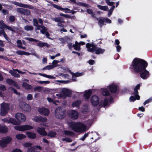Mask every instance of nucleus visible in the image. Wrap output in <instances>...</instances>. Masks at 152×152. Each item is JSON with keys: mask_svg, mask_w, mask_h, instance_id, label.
I'll list each match as a JSON object with an SVG mask.
<instances>
[{"mask_svg": "<svg viewBox=\"0 0 152 152\" xmlns=\"http://www.w3.org/2000/svg\"><path fill=\"white\" fill-rule=\"evenodd\" d=\"M14 81L11 79H8L6 80L7 83L10 85H12V83Z\"/></svg>", "mask_w": 152, "mask_h": 152, "instance_id": "55", "label": "nucleus"}, {"mask_svg": "<svg viewBox=\"0 0 152 152\" xmlns=\"http://www.w3.org/2000/svg\"><path fill=\"white\" fill-rule=\"evenodd\" d=\"M33 120L37 122H44L47 121V119L46 118H43L41 116H35Z\"/></svg>", "mask_w": 152, "mask_h": 152, "instance_id": "15", "label": "nucleus"}, {"mask_svg": "<svg viewBox=\"0 0 152 152\" xmlns=\"http://www.w3.org/2000/svg\"><path fill=\"white\" fill-rule=\"evenodd\" d=\"M32 96L31 94H28L27 97V99L28 100H32Z\"/></svg>", "mask_w": 152, "mask_h": 152, "instance_id": "63", "label": "nucleus"}, {"mask_svg": "<svg viewBox=\"0 0 152 152\" xmlns=\"http://www.w3.org/2000/svg\"><path fill=\"white\" fill-rule=\"evenodd\" d=\"M68 115L70 118L75 120L77 119L79 115V114L77 111L74 110H71L69 111Z\"/></svg>", "mask_w": 152, "mask_h": 152, "instance_id": "8", "label": "nucleus"}, {"mask_svg": "<svg viewBox=\"0 0 152 152\" xmlns=\"http://www.w3.org/2000/svg\"><path fill=\"white\" fill-rule=\"evenodd\" d=\"M2 13L4 15H7L9 13V11L7 10L4 9H3L2 10Z\"/></svg>", "mask_w": 152, "mask_h": 152, "instance_id": "62", "label": "nucleus"}, {"mask_svg": "<svg viewBox=\"0 0 152 152\" xmlns=\"http://www.w3.org/2000/svg\"><path fill=\"white\" fill-rule=\"evenodd\" d=\"M34 91L40 92L43 89V88L41 86H37L34 89Z\"/></svg>", "mask_w": 152, "mask_h": 152, "instance_id": "45", "label": "nucleus"}, {"mask_svg": "<svg viewBox=\"0 0 152 152\" xmlns=\"http://www.w3.org/2000/svg\"><path fill=\"white\" fill-rule=\"evenodd\" d=\"M36 151V147L34 146L29 148L27 152H35Z\"/></svg>", "mask_w": 152, "mask_h": 152, "instance_id": "41", "label": "nucleus"}, {"mask_svg": "<svg viewBox=\"0 0 152 152\" xmlns=\"http://www.w3.org/2000/svg\"><path fill=\"white\" fill-rule=\"evenodd\" d=\"M86 46L88 51L93 52L94 51L96 54L103 53L105 51L104 49H102L101 48H98L94 44L87 43Z\"/></svg>", "mask_w": 152, "mask_h": 152, "instance_id": "3", "label": "nucleus"}, {"mask_svg": "<svg viewBox=\"0 0 152 152\" xmlns=\"http://www.w3.org/2000/svg\"><path fill=\"white\" fill-rule=\"evenodd\" d=\"M88 133L85 134L80 139V140L83 141H84L85 140V138L88 136Z\"/></svg>", "mask_w": 152, "mask_h": 152, "instance_id": "64", "label": "nucleus"}, {"mask_svg": "<svg viewBox=\"0 0 152 152\" xmlns=\"http://www.w3.org/2000/svg\"><path fill=\"white\" fill-rule=\"evenodd\" d=\"M37 45L41 47L43 46H46L48 48L49 46V45L46 43H43L42 42H40L37 44Z\"/></svg>", "mask_w": 152, "mask_h": 152, "instance_id": "29", "label": "nucleus"}, {"mask_svg": "<svg viewBox=\"0 0 152 152\" xmlns=\"http://www.w3.org/2000/svg\"><path fill=\"white\" fill-rule=\"evenodd\" d=\"M7 131V128L6 126L0 125V132L5 133Z\"/></svg>", "mask_w": 152, "mask_h": 152, "instance_id": "25", "label": "nucleus"}, {"mask_svg": "<svg viewBox=\"0 0 152 152\" xmlns=\"http://www.w3.org/2000/svg\"><path fill=\"white\" fill-rule=\"evenodd\" d=\"M37 82L38 83L41 84H42L43 83L47 84H48L50 83V82L48 81H37Z\"/></svg>", "mask_w": 152, "mask_h": 152, "instance_id": "58", "label": "nucleus"}, {"mask_svg": "<svg viewBox=\"0 0 152 152\" xmlns=\"http://www.w3.org/2000/svg\"><path fill=\"white\" fill-rule=\"evenodd\" d=\"M22 86L25 88L27 89H31L32 88V86L29 85L26 83L23 82V83Z\"/></svg>", "mask_w": 152, "mask_h": 152, "instance_id": "28", "label": "nucleus"}, {"mask_svg": "<svg viewBox=\"0 0 152 152\" xmlns=\"http://www.w3.org/2000/svg\"><path fill=\"white\" fill-rule=\"evenodd\" d=\"M109 88L112 93H115L116 92L117 90V86L114 84H112L109 86Z\"/></svg>", "mask_w": 152, "mask_h": 152, "instance_id": "19", "label": "nucleus"}, {"mask_svg": "<svg viewBox=\"0 0 152 152\" xmlns=\"http://www.w3.org/2000/svg\"><path fill=\"white\" fill-rule=\"evenodd\" d=\"M9 89L10 90L12 91H13L14 93L16 94L17 95H19L20 93L17 92V91L13 87H10L9 88Z\"/></svg>", "mask_w": 152, "mask_h": 152, "instance_id": "43", "label": "nucleus"}, {"mask_svg": "<svg viewBox=\"0 0 152 152\" xmlns=\"http://www.w3.org/2000/svg\"><path fill=\"white\" fill-rule=\"evenodd\" d=\"M102 93L103 95L105 96H108L110 94L109 91L107 90L106 88L102 90Z\"/></svg>", "mask_w": 152, "mask_h": 152, "instance_id": "30", "label": "nucleus"}, {"mask_svg": "<svg viewBox=\"0 0 152 152\" xmlns=\"http://www.w3.org/2000/svg\"><path fill=\"white\" fill-rule=\"evenodd\" d=\"M64 134L67 136H74V133L72 131H64Z\"/></svg>", "mask_w": 152, "mask_h": 152, "instance_id": "39", "label": "nucleus"}, {"mask_svg": "<svg viewBox=\"0 0 152 152\" xmlns=\"http://www.w3.org/2000/svg\"><path fill=\"white\" fill-rule=\"evenodd\" d=\"M55 115L57 118L62 119L65 116V110L61 107H58L56 109Z\"/></svg>", "mask_w": 152, "mask_h": 152, "instance_id": "4", "label": "nucleus"}, {"mask_svg": "<svg viewBox=\"0 0 152 152\" xmlns=\"http://www.w3.org/2000/svg\"><path fill=\"white\" fill-rule=\"evenodd\" d=\"M38 111L41 114L45 116H47L49 113V110L45 107H42L39 109Z\"/></svg>", "mask_w": 152, "mask_h": 152, "instance_id": "16", "label": "nucleus"}, {"mask_svg": "<svg viewBox=\"0 0 152 152\" xmlns=\"http://www.w3.org/2000/svg\"><path fill=\"white\" fill-rule=\"evenodd\" d=\"M105 1L107 4L110 6H113V4L115 3L113 2H110L109 0H105Z\"/></svg>", "mask_w": 152, "mask_h": 152, "instance_id": "54", "label": "nucleus"}, {"mask_svg": "<svg viewBox=\"0 0 152 152\" xmlns=\"http://www.w3.org/2000/svg\"><path fill=\"white\" fill-rule=\"evenodd\" d=\"M140 84H138L137 85L134 89V95L136 96V99L137 100H139L140 99V96L138 94V92L137 91L140 88Z\"/></svg>", "mask_w": 152, "mask_h": 152, "instance_id": "17", "label": "nucleus"}, {"mask_svg": "<svg viewBox=\"0 0 152 152\" xmlns=\"http://www.w3.org/2000/svg\"><path fill=\"white\" fill-rule=\"evenodd\" d=\"M16 138L18 140H21L26 137L25 135L23 134H18L16 135Z\"/></svg>", "mask_w": 152, "mask_h": 152, "instance_id": "33", "label": "nucleus"}, {"mask_svg": "<svg viewBox=\"0 0 152 152\" xmlns=\"http://www.w3.org/2000/svg\"><path fill=\"white\" fill-rule=\"evenodd\" d=\"M97 7L100 9L105 11H108V8L107 6H102L99 5H97Z\"/></svg>", "mask_w": 152, "mask_h": 152, "instance_id": "31", "label": "nucleus"}, {"mask_svg": "<svg viewBox=\"0 0 152 152\" xmlns=\"http://www.w3.org/2000/svg\"><path fill=\"white\" fill-rule=\"evenodd\" d=\"M15 17L13 15H11L9 18V20L11 23L14 22L15 21Z\"/></svg>", "mask_w": 152, "mask_h": 152, "instance_id": "50", "label": "nucleus"}, {"mask_svg": "<svg viewBox=\"0 0 152 152\" xmlns=\"http://www.w3.org/2000/svg\"><path fill=\"white\" fill-rule=\"evenodd\" d=\"M26 134L28 137L30 138L34 139L36 137V134L34 133L28 132Z\"/></svg>", "mask_w": 152, "mask_h": 152, "instance_id": "27", "label": "nucleus"}, {"mask_svg": "<svg viewBox=\"0 0 152 152\" xmlns=\"http://www.w3.org/2000/svg\"><path fill=\"white\" fill-rule=\"evenodd\" d=\"M148 66V63L145 61L141 59L135 58L133 61L132 66L135 72H140L141 77L146 79L149 75V72L145 68Z\"/></svg>", "mask_w": 152, "mask_h": 152, "instance_id": "1", "label": "nucleus"}, {"mask_svg": "<svg viewBox=\"0 0 152 152\" xmlns=\"http://www.w3.org/2000/svg\"><path fill=\"white\" fill-rule=\"evenodd\" d=\"M15 5H16L18 6L25 8L29 9H33L34 8V7L30 5H27L24 4H23L21 3H18V2H15L14 3Z\"/></svg>", "mask_w": 152, "mask_h": 152, "instance_id": "14", "label": "nucleus"}, {"mask_svg": "<svg viewBox=\"0 0 152 152\" xmlns=\"http://www.w3.org/2000/svg\"><path fill=\"white\" fill-rule=\"evenodd\" d=\"M62 140L63 141H66V142H71L72 141V140L71 139L68 137L63 138Z\"/></svg>", "mask_w": 152, "mask_h": 152, "instance_id": "51", "label": "nucleus"}, {"mask_svg": "<svg viewBox=\"0 0 152 152\" xmlns=\"http://www.w3.org/2000/svg\"><path fill=\"white\" fill-rule=\"evenodd\" d=\"M91 94V91L90 90H89L85 92L84 95V97L86 99H88L89 98Z\"/></svg>", "mask_w": 152, "mask_h": 152, "instance_id": "26", "label": "nucleus"}, {"mask_svg": "<svg viewBox=\"0 0 152 152\" xmlns=\"http://www.w3.org/2000/svg\"><path fill=\"white\" fill-rule=\"evenodd\" d=\"M39 75H40L42 76H43L44 77H47L48 78H50V79H55V77H53L52 76L48 75H47L45 74H42V73H39Z\"/></svg>", "mask_w": 152, "mask_h": 152, "instance_id": "34", "label": "nucleus"}, {"mask_svg": "<svg viewBox=\"0 0 152 152\" xmlns=\"http://www.w3.org/2000/svg\"><path fill=\"white\" fill-rule=\"evenodd\" d=\"M19 105L20 108L23 111L28 112L30 110L29 105L25 102H20Z\"/></svg>", "mask_w": 152, "mask_h": 152, "instance_id": "9", "label": "nucleus"}, {"mask_svg": "<svg viewBox=\"0 0 152 152\" xmlns=\"http://www.w3.org/2000/svg\"><path fill=\"white\" fill-rule=\"evenodd\" d=\"M81 112L84 113H86L89 111L88 105L87 104H84L81 108Z\"/></svg>", "mask_w": 152, "mask_h": 152, "instance_id": "18", "label": "nucleus"}, {"mask_svg": "<svg viewBox=\"0 0 152 152\" xmlns=\"http://www.w3.org/2000/svg\"><path fill=\"white\" fill-rule=\"evenodd\" d=\"M56 134V133L54 132L50 131L48 133V136L50 137H54L55 136Z\"/></svg>", "mask_w": 152, "mask_h": 152, "instance_id": "42", "label": "nucleus"}, {"mask_svg": "<svg viewBox=\"0 0 152 152\" xmlns=\"http://www.w3.org/2000/svg\"><path fill=\"white\" fill-rule=\"evenodd\" d=\"M6 90V88L5 86L2 84L0 85V91H4Z\"/></svg>", "mask_w": 152, "mask_h": 152, "instance_id": "59", "label": "nucleus"}, {"mask_svg": "<svg viewBox=\"0 0 152 152\" xmlns=\"http://www.w3.org/2000/svg\"><path fill=\"white\" fill-rule=\"evenodd\" d=\"M15 128L17 130L23 131L26 130L32 129L33 127L29 125H26L21 126H15Z\"/></svg>", "mask_w": 152, "mask_h": 152, "instance_id": "7", "label": "nucleus"}, {"mask_svg": "<svg viewBox=\"0 0 152 152\" xmlns=\"http://www.w3.org/2000/svg\"><path fill=\"white\" fill-rule=\"evenodd\" d=\"M73 47L74 49L78 51H79L80 50V45H73Z\"/></svg>", "mask_w": 152, "mask_h": 152, "instance_id": "44", "label": "nucleus"}, {"mask_svg": "<svg viewBox=\"0 0 152 152\" xmlns=\"http://www.w3.org/2000/svg\"><path fill=\"white\" fill-rule=\"evenodd\" d=\"M55 21L59 23H64V21L63 20L62 18L60 17L59 18L55 17L53 18Z\"/></svg>", "mask_w": 152, "mask_h": 152, "instance_id": "32", "label": "nucleus"}, {"mask_svg": "<svg viewBox=\"0 0 152 152\" xmlns=\"http://www.w3.org/2000/svg\"><path fill=\"white\" fill-rule=\"evenodd\" d=\"M71 128L75 132H83L86 130V126L81 123H73L71 124Z\"/></svg>", "mask_w": 152, "mask_h": 152, "instance_id": "2", "label": "nucleus"}, {"mask_svg": "<svg viewBox=\"0 0 152 152\" xmlns=\"http://www.w3.org/2000/svg\"><path fill=\"white\" fill-rule=\"evenodd\" d=\"M77 4L78 5L81 6L86 7H90V6L88 4L84 3L78 2L77 3Z\"/></svg>", "mask_w": 152, "mask_h": 152, "instance_id": "40", "label": "nucleus"}, {"mask_svg": "<svg viewBox=\"0 0 152 152\" xmlns=\"http://www.w3.org/2000/svg\"><path fill=\"white\" fill-rule=\"evenodd\" d=\"M16 10L19 13L26 16H28L31 14L30 11L29 10L23 8H17Z\"/></svg>", "mask_w": 152, "mask_h": 152, "instance_id": "10", "label": "nucleus"}, {"mask_svg": "<svg viewBox=\"0 0 152 152\" xmlns=\"http://www.w3.org/2000/svg\"><path fill=\"white\" fill-rule=\"evenodd\" d=\"M15 117L18 121L21 122H23L26 120L25 116L22 113H17L16 114Z\"/></svg>", "mask_w": 152, "mask_h": 152, "instance_id": "12", "label": "nucleus"}, {"mask_svg": "<svg viewBox=\"0 0 152 152\" xmlns=\"http://www.w3.org/2000/svg\"><path fill=\"white\" fill-rule=\"evenodd\" d=\"M1 106L0 114L1 115L4 116L7 113L9 110V104L8 103L4 102L1 104Z\"/></svg>", "mask_w": 152, "mask_h": 152, "instance_id": "5", "label": "nucleus"}, {"mask_svg": "<svg viewBox=\"0 0 152 152\" xmlns=\"http://www.w3.org/2000/svg\"><path fill=\"white\" fill-rule=\"evenodd\" d=\"M98 21V23L100 27L101 28L103 25L104 22V18H96Z\"/></svg>", "mask_w": 152, "mask_h": 152, "instance_id": "22", "label": "nucleus"}, {"mask_svg": "<svg viewBox=\"0 0 152 152\" xmlns=\"http://www.w3.org/2000/svg\"><path fill=\"white\" fill-rule=\"evenodd\" d=\"M91 101L92 104L94 106H96L99 103V98L98 97L95 95L91 97Z\"/></svg>", "mask_w": 152, "mask_h": 152, "instance_id": "13", "label": "nucleus"}, {"mask_svg": "<svg viewBox=\"0 0 152 152\" xmlns=\"http://www.w3.org/2000/svg\"><path fill=\"white\" fill-rule=\"evenodd\" d=\"M39 20L36 18H34L33 19V24L34 26H37L38 25Z\"/></svg>", "mask_w": 152, "mask_h": 152, "instance_id": "46", "label": "nucleus"}, {"mask_svg": "<svg viewBox=\"0 0 152 152\" xmlns=\"http://www.w3.org/2000/svg\"><path fill=\"white\" fill-rule=\"evenodd\" d=\"M60 15H61V16H63L64 17H65L67 18H71V17L69 15H67L64 14L62 13H60Z\"/></svg>", "mask_w": 152, "mask_h": 152, "instance_id": "61", "label": "nucleus"}, {"mask_svg": "<svg viewBox=\"0 0 152 152\" xmlns=\"http://www.w3.org/2000/svg\"><path fill=\"white\" fill-rule=\"evenodd\" d=\"M87 12L92 15V17L93 18H96V17L95 16V13L93 12L92 10L91 9H88L87 11Z\"/></svg>", "mask_w": 152, "mask_h": 152, "instance_id": "38", "label": "nucleus"}, {"mask_svg": "<svg viewBox=\"0 0 152 152\" xmlns=\"http://www.w3.org/2000/svg\"><path fill=\"white\" fill-rule=\"evenodd\" d=\"M109 105L108 100L106 99H104V101L103 102V106L104 107H105L106 106H107Z\"/></svg>", "mask_w": 152, "mask_h": 152, "instance_id": "53", "label": "nucleus"}, {"mask_svg": "<svg viewBox=\"0 0 152 152\" xmlns=\"http://www.w3.org/2000/svg\"><path fill=\"white\" fill-rule=\"evenodd\" d=\"M56 66H53L52 65H50L44 67L42 69L43 70L45 69L50 70L53 69L54 67Z\"/></svg>", "mask_w": 152, "mask_h": 152, "instance_id": "37", "label": "nucleus"}, {"mask_svg": "<svg viewBox=\"0 0 152 152\" xmlns=\"http://www.w3.org/2000/svg\"><path fill=\"white\" fill-rule=\"evenodd\" d=\"M81 100H77L74 102L72 104V106L73 107H78L79 105L81 103Z\"/></svg>", "mask_w": 152, "mask_h": 152, "instance_id": "35", "label": "nucleus"}, {"mask_svg": "<svg viewBox=\"0 0 152 152\" xmlns=\"http://www.w3.org/2000/svg\"><path fill=\"white\" fill-rule=\"evenodd\" d=\"M42 30H40V32L43 34H44L47 31V29L44 26H43Z\"/></svg>", "mask_w": 152, "mask_h": 152, "instance_id": "47", "label": "nucleus"}, {"mask_svg": "<svg viewBox=\"0 0 152 152\" xmlns=\"http://www.w3.org/2000/svg\"><path fill=\"white\" fill-rule=\"evenodd\" d=\"M12 138L10 137H7L3 138L0 140V146L4 147L7 146L12 140Z\"/></svg>", "mask_w": 152, "mask_h": 152, "instance_id": "6", "label": "nucleus"}, {"mask_svg": "<svg viewBox=\"0 0 152 152\" xmlns=\"http://www.w3.org/2000/svg\"><path fill=\"white\" fill-rule=\"evenodd\" d=\"M17 71L15 70V69H13V70H10L9 71V73L12 75L14 77H20V75L18 74L16 72Z\"/></svg>", "mask_w": 152, "mask_h": 152, "instance_id": "23", "label": "nucleus"}, {"mask_svg": "<svg viewBox=\"0 0 152 152\" xmlns=\"http://www.w3.org/2000/svg\"><path fill=\"white\" fill-rule=\"evenodd\" d=\"M32 144L30 142H26L23 144V146L26 147H28L31 146Z\"/></svg>", "mask_w": 152, "mask_h": 152, "instance_id": "60", "label": "nucleus"}, {"mask_svg": "<svg viewBox=\"0 0 152 152\" xmlns=\"http://www.w3.org/2000/svg\"><path fill=\"white\" fill-rule=\"evenodd\" d=\"M70 94L69 90L66 88H64L62 89L60 94L61 96L65 98L66 96H69Z\"/></svg>", "mask_w": 152, "mask_h": 152, "instance_id": "11", "label": "nucleus"}, {"mask_svg": "<svg viewBox=\"0 0 152 152\" xmlns=\"http://www.w3.org/2000/svg\"><path fill=\"white\" fill-rule=\"evenodd\" d=\"M10 121L11 123L14 125H17L18 123V122L15 119L13 118L10 119Z\"/></svg>", "mask_w": 152, "mask_h": 152, "instance_id": "48", "label": "nucleus"}, {"mask_svg": "<svg viewBox=\"0 0 152 152\" xmlns=\"http://www.w3.org/2000/svg\"><path fill=\"white\" fill-rule=\"evenodd\" d=\"M52 6L53 7L56 8L57 9L59 10H67V11H70V10L68 8H62L61 6L57 5L56 4H53Z\"/></svg>", "mask_w": 152, "mask_h": 152, "instance_id": "24", "label": "nucleus"}, {"mask_svg": "<svg viewBox=\"0 0 152 152\" xmlns=\"http://www.w3.org/2000/svg\"><path fill=\"white\" fill-rule=\"evenodd\" d=\"M0 26H1L2 28H6L7 25L4 23L3 20H1L0 22Z\"/></svg>", "mask_w": 152, "mask_h": 152, "instance_id": "52", "label": "nucleus"}, {"mask_svg": "<svg viewBox=\"0 0 152 152\" xmlns=\"http://www.w3.org/2000/svg\"><path fill=\"white\" fill-rule=\"evenodd\" d=\"M68 39L69 40V39L68 38H60L59 40L62 43H64Z\"/></svg>", "mask_w": 152, "mask_h": 152, "instance_id": "49", "label": "nucleus"}, {"mask_svg": "<svg viewBox=\"0 0 152 152\" xmlns=\"http://www.w3.org/2000/svg\"><path fill=\"white\" fill-rule=\"evenodd\" d=\"M37 131L41 135L45 136L47 134L44 128L39 127L37 129Z\"/></svg>", "mask_w": 152, "mask_h": 152, "instance_id": "20", "label": "nucleus"}, {"mask_svg": "<svg viewBox=\"0 0 152 152\" xmlns=\"http://www.w3.org/2000/svg\"><path fill=\"white\" fill-rule=\"evenodd\" d=\"M24 29L27 31H31L33 30L34 28L32 26L26 25L24 27Z\"/></svg>", "mask_w": 152, "mask_h": 152, "instance_id": "36", "label": "nucleus"}, {"mask_svg": "<svg viewBox=\"0 0 152 152\" xmlns=\"http://www.w3.org/2000/svg\"><path fill=\"white\" fill-rule=\"evenodd\" d=\"M39 22L41 25H38L37 26H36L35 28V31H37V30H39L41 28H42L43 26L42 25L43 24V22L41 18H39L38 19Z\"/></svg>", "mask_w": 152, "mask_h": 152, "instance_id": "21", "label": "nucleus"}, {"mask_svg": "<svg viewBox=\"0 0 152 152\" xmlns=\"http://www.w3.org/2000/svg\"><path fill=\"white\" fill-rule=\"evenodd\" d=\"M17 47L18 48L21 47L22 44L21 42V41L20 40H18L17 42Z\"/></svg>", "mask_w": 152, "mask_h": 152, "instance_id": "57", "label": "nucleus"}, {"mask_svg": "<svg viewBox=\"0 0 152 152\" xmlns=\"http://www.w3.org/2000/svg\"><path fill=\"white\" fill-rule=\"evenodd\" d=\"M25 39H26L29 41H31V42H34V41L37 42V41H38V40H36L35 39H34L31 38L26 37V38H25Z\"/></svg>", "mask_w": 152, "mask_h": 152, "instance_id": "56", "label": "nucleus"}]
</instances>
